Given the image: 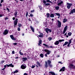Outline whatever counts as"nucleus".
Instances as JSON below:
<instances>
[{
	"mask_svg": "<svg viewBox=\"0 0 75 75\" xmlns=\"http://www.w3.org/2000/svg\"><path fill=\"white\" fill-rule=\"evenodd\" d=\"M69 45H70V44L69 43L67 45L68 47H69Z\"/></svg>",
	"mask_w": 75,
	"mask_h": 75,
	"instance_id": "obj_58",
	"label": "nucleus"
},
{
	"mask_svg": "<svg viewBox=\"0 0 75 75\" xmlns=\"http://www.w3.org/2000/svg\"><path fill=\"white\" fill-rule=\"evenodd\" d=\"M6 10H8V11H9H9H10V10L9 9H8V8H6Z\"/></svg>",
	"mask_w": 75,
	"mask_h": 75,
	"instance_id": "obj_49",
	"label": "nucleus"
},
{
	"mask_svg": "<svg viewBox=\"0 0 75 75\" xmlns=\"http://www.w3.org/2000/svg\"><path fill=\"white\" fill-rule=\"evenodd\" d=\"M45 57H47V54H45Z\"/></svg>",
	"mask_w": 75,
	"mask_h": 75,
	"instance_id": "obj_54",
	"label": "nucleus"
},
{
	"mask_svg": "<svg viewBox=\"0 0 75 75\" xmlns=\"http://www.w3.org/2000/svg\"><path fill=\"white\" fill-rule=\"evenodd\" d=\"M55 14L57 15V16L59 17H60V14L58 13H55Z\"/></svg>",
	"mask_w": 75,
	"mask_h": 75,
	"instance_id": "obj_28",
	"label": "nucleus"
},
{
	"mask_svg": "<svg viewBox=\"0 0 75 75\" xmlns=\"http://www.w3.org/2000/svg\"><path fill=\"white\" fill-rule=\"evenodd\" d=\"M14 14L15 16V17H17V12H15L14 13Z\"/></svg>",
	"mask_w": 75,
	"mask_h": 75,
	"instance_id": "obj_25",
	"label": "nucleus"
},
{
	"mask_svg": "<svg viewBox=\"0 0 75 75\" xmlns=\"http://www.w3.org/2000/svg\"><path fill=\"white\" fill-rule=\"evenodd\" d=\"M21 66H25V64H22Z\"/></svg>",
	"mask_w": 75,
	"mask_h": 75,
	"instance_id": "obj_56",
	"label": "nucleus"
},
{
	"mask_svg": "<svg viewBox=\"0 0 75 75\" xmlns=\"http://www.w3.org/2000/svg\"><path fill=\"white\" fill-rule=\"evenodd\" d=\"M44 51L45 52H47V54L48 55H49L50 54V51L48 50L45 49L44 50Z\"/></svg>",
	"mask_w": 75,
	"mask_h": 75,
	"instance_id": "obj_9",
	"label": "nucleus"
},
{
	"mask_svg": "<svg viewBox=\"0 0 75 75\" xmlns=\"http://www.w3.org/2000/svg\"><path fill=\"white\" fill-rule=\"evenodd\" d=\"M54 18H52V21H54Z\"/></svg>",
	"mask_w": 75,
	"mask_h": 75,
	"instance_id": "obj_64",
	"label": "nucleus"
},
{
	"mask_svg": "<svg viewBox=\"0 0 75 75\" xmlns=\"http://www.w3.org/2000/svg\"><path fill=\"white\" fill-rule=\"evenodd\" d=\"M7 66H13V65H12V64H11L9 65H7Z\"/></svg>",
	"mask_w": 75,
	"mask_h": 75,
	"instance_id": "obj_42",
	"label": "nucleus"
},
{
	"mask_svg": "<svg viewBox=\"0 0 75 75\" xmlns=\"http://www.w3.org/2000/svg\"><path fill=\"white\" fill-rule=\"evenodd\" d=\"M43 45H45V47H46V48H49V46H48V45H47L44 44H43Z\"/></svg>",
	"mask_w": 75,
	"mask_h": 75,
	"instance_id": "obj_20",
	"label": "nucleus"
},
{
	"mask_svg": "<svg viewBox=\"0 0 75 75\" xmlns=\"http://www.w3.org/2000/svg\"><path fill=\"white\" fill-rule=\"evenodd\" d=\"M67 21V19L64 18L63 19V23H66Z\"/></svg>",
	"mask_w": 75,
	"mask_h": 75,
	"instance_id": "obj_19",
	"label": "nucleus"
},
{
	"mask_svg": "<svg viewBox=\"0 0 75 75\" xmlns=\"http://www.w3.org/2000/svg\"><path fill=\"white\" fill-rule=\"evenodd\" d=\"M71 40H69V44H71V42H72V41H71Z\"/></svg>",
	"mask_w": 75,
	"mask_h": 75,
	"instance_id": "obj_34",
	"label": "nucleus"
},
{
	"mask_svg": "<svg viewBox=\"0 0 75 75\" xmlns=\"http://www.w3.org/2000/svg\"><path fill=\"white\" fill-rule=\"evenodd\" d=\"M13 20H15V17H13Z\"/></svg>",
	"mask_w": 75,
	"mask_h": 75,
	"instance_id": "obj_59",
	"label": "nucleus"
},
{
	"mask_svg": "<svg viewBox=\"0 0 75 75\" xmlns=\"http://www.w3.org/2000/svg\"><path fill=\"white\" fill-rule=\"evenodd\" d=\"M45 31L47 32V33H48V32H50V33H51L52 32V31L50 29H49L48 28H47L45 29Z\"/></svg>",
	"mask_w": 75,
	"mask_h": 75,
	"instance_id": "obj_5",
	"label": "nucleus"
},
{
	"mask_svg": "<svg viewBox=\"0 0 75 75\" xmlns=\"http://www.w3.org/2000/svg\"><path fill=\"white\" fill-rule=\"evenodd\" d=\"M30 17H33V14L31 13L30 14Z\"/></svg>",
	"mask_w": 75,
	"mask_h": 75,
	"instance_id": "obj_40",
	"label": "nucleus"
},
{
	"mask_svg": "<svg viewBox=\"0 0 75 75\" xmlns=\"http://www.w3.org/2000/svg\"><path fill=\"white\" fill-rule=\"evenodd\" d=\"M23 60V61H26L27 59V57H23L22 59Z\"/></svg>",
	"mask_w": 75,
	"mask_h": 75,
	"instance_id": "obj_15",
	"label": "nucleus"
},
{
	"mask_svg": "<svg viewBox=\"0 0 75 75\" xmlns=\"http://www.w3.org/2000/svg\"><path fill=\"white\" fill-rule=\"evenodd\" d=\"M4 62V61H2V62H1V64H3Z\"/></svg>",
	"mask_w": 75,
	"mask_h": 75,
	"instance_id": "obj_47",
	"label": "nucleus"
},
{
	"mask_svg": "<svg viewBox=\"0 0 75 75\" xmlns=\"http://www.w3.org/2000/svg\"><path fill=\"white\" fill-rule=\"evenodd\" d=\"M8 33V30H4V32L3 33V34L4 35H7Z\"/></svg>",
	"mask_w": 75,
	"mask_h": 75,
	"instance_id": "obj_8",
	"label": "nucleus"
},
{
	"mask_svg": "<svg viewBox=\"0 0 75 75\" xmlns=\"http://www.w3.org/2000/svg\"><path fill=\"white\" fill-rule=\"evenodd\" d=\"M55 8L56 10H59V7L58 6H55Z\"/></svg>",
	"mask_w": 75,
	"mask_h": 75,
	"instance_id": "obj_13",
	"label": "nucleus"
},
{
	"mask_svg": "<svg viewBox=\"0 0 75 75\" xmlns=\"http://www.w3.org/2000/svg\"><path fill=\"white\" fill-rule=\"evenodd\" d=\"M68 34L69 35V36H71V35H72V33H71L69 32L68 33Z\"/></svg>",
	"mask_w": 75,
	"mask_h": 75,
	"instance_id": "obj_32",
	"label": "nucleus"
},
{
	"mask_svg": "<svg viewBox=\"0 0 75 75\" xmlns=\"http://www.w3.org/2000/svg\"><path fill=\"white\" fill-rule=\"evenodd\" d=\"M13 45H17V43H13Z\"/></svg>",
	"mask_w": 75,
	"mask_h": 75,
	"instance_id": "obj_45",
	"label": "nucleus"
},
{
	"mask_svg": "<svg viewBox=\"0 0 75 75\" xmlns=\"http://www.w3.org/2000/svg\"><path fill=\"white\" fill-rule=\"evenodd\" d=\"M19 54H20V55H23V53L21 52V50L19 52Z\"/></svg>",
	"mask_w": 75,
	"mask_h": 75,
	"instance_id": "obj_36",
	"label": "nucleus"
},
{
	"mask_svg": "<svg viewBox=\"0 0 75 75\" xmlns=\"http://www.w3.org/2000/svg\"><path fill=\"white\" fill-rule=\"evenodd\" d=\"M57 5L59 6H61V5L63 4V2L60 0H58L57 2Z\"/></svg>",
	"mask_w": 75,
	"mask_h": 75,
	"instance_id": "obj_1",
	"label": "nucleus"
},
{
	"mask_svg": "<svg viewBox=\"0 0 75 75\" xmlns=\"http://www.w3.org/2000/svg\"><path fill=\"white\" fill-rule=\"evenodd\" d=\"M3 2V0H1V3H2Z\"/></svg>",
	"mask_w": 75,
	"mask_h": 75,
	"instance_id": "obj_55",
	"label": "nucleus"
},
{
	"mask_svg": "<svg viewBox=\"0 0 75 75\" xmlns=\"http://www.w3.org/2000/svg\"><path fill=\"white\" fill-rule=\"evenodd\" d=\"M6 66H4V68L2 69L1 70H2V71H4V70L5 69V68H6Z\"/></svg>",
	"mask_w": 75,
	"mask_h": 75,
	"instance_id": "obj_37",
	"label": "nucleus"
},
{
	"mask_svg": "<svg viewBox=\"0 0 75 75\" xmlns=\"http://www.w3.org/2000/svg\"><path fill=\"white\" fill-rule=\"evenodd\" d=\"M45 64H46V66H47V62H45Z\"/></svg>",
	"mask_w": 75,
	"mask_h": 75,
	"instance_id": "obj_60",
	"label": "nucleus"
},
{
	"mask_svg": "<svg viewBox=\"0 0 75 75\" xmlns=\"http://www.w3.org/2000/svg\"><path fill=\"white\" fill-rule=\"evenodd\" d=\"M24 75H28V74L27 73H25L24 74Z\"/></svg>",
	"mask_w": 75,
	"mask_h": 75,
	"instance_id": "obj_57",
	"label": "nucleus"
},
{
	"mask_svg": "<svg viewBox=\"0 0 75 75\" xmlns=\"http://www.w3.org/2000/svg\"><path fill=\"white\" fill-rule=\"evenodd\" d=\"M48 63H49V64H51V61L48 60Z\"/></svg>",
	"mask_w": 75,
	"mask_h": 75,
	"instance_id": "obj_46",
	"label": "nucleus"
},
{
	"mask_svg": "<svg viewBox=\"0 0 75 75\" xmlns=\"http://www.w3.org/2000/svg\"><path fill=\"white\" fill-rule=\"evenodd\" d=\"M18 23V19L16 18L15 20V21H14V27H15L16 25L17 24V23Z\"/></svg>",
	"mask_w": 75,
	"mask_h": 75,
	"instance_id": "obj_4",
	"label": "nucleus"
},
{
	"mask_svg": "<svg viewBox=\"0 0 75 75\" xmlns=\"http://www.w3.org/2000/svg\"><path fill=\"white\" fill-rule=\"evenodd\" d=\"M37 64H38V65H39V66L40 65V63H39V62H37Z\"/></svg>",
	"mask_w": 75,
	"mask_h": 75,
	"instance_id": "obj_53",
	"label": "nucleus"
},
{
	"mask_svg": "<svg viewBox=\"0 0 75 75\" xmlns=\"http://www.w3.org/2000/svg\"><path fill=\"white\" fill-rule=\"evenodd\" d=\"M54 45H58L59 44V41H56L54 43Z\"/></svg>",
	"mask_w": 75,
	"mask_h": 75,
	"instance_id": "obj_12",
	"label": "nucleus"
},
{
	"mask_svg": "<svg viewBox=\"0 0 75 75\" xmlns=\"http://www.w3.org/2000/svg\"><path fill=\"white\" fill-rule=\"evenodd\" d=\"M75 13V9H74L72 10H71L70 13H69V14H73Z\"/></svg>",
	"mask_w": 75,
	"mask_h": 75,
	"instance_id": "obj_11",
	"label": "nucleus"
},
{
	"mask_svg": "<svg viewBox=\"0 0 75 75\" xmlns=\"http://www.w3.org/2000/svg\"><path fill=\"white\" fill-rule=\"evenodd\" d=\"M17 72H18V70H16L13 72L14 74H16V73H17Z\"/></svg>",
	"mask_w": 75,
	"mask_h": 75,
	"instance_id": "obj_31",
	"label": "nucleus"
},
{
	"mask_svg": "<svg viewBox=\"0 0 75 75\" xmlns=\"http://www.w3.org/2000/svg\"><path fill=\"white\" fill-rule=\"evenodd\" d=\"M47 1L45 0H43V1L44 4H45L46 3H50L51 4H52V2L51 1H50V0H46Z\"/></svg>",
	"mask_w": 75,
	"mask_h": 75,
	"instance_id": "obj_2",
	"label": "nucleus"
},
{
	"mask_svg": "<svg viewBox=\"0 0 75 75\" xmlns=\"http://www.w3.org/2000/svg\"><path fill=\"white\" fill-rule=\"evenodd\" d=\"M48 40H49V41H51L52 40V38H48Z\"/></svg>",
	"mask_w": 75,
	"mask_h": 75,
	"instance_id": "obj_33",
	"label": "nucleus"
},
{
	"mask_svg": "<svg viewBox=\"0 0 75 75\" xmlns=\"http://www.w3.org/2000/svg\"><path fill=\"white\" fill-rule=\"evenodd\" d=\"M40 56L41 58H43V57H44V54H41L40 55Z\"/></svg>",
	"mask_w": 75,
	"mask_h": 75,
	"instance_id": "obj_30",
	"label": "nucleus"
},
{
	"mask_svg": "<svg viewBox=\"0 0 75 75\" xmlns=\"http://www.w3.org/2000/svg\"><path fill=\"white\" fill-rule=\"evenodd\" d=\"M30 67H31L32 68H34L35 67V66H32L31 67L30 66Z\"/></svg>",
	"mask_w": 75,
	"mask_h": 75,
	"instance_id": "obj_50",
	"label": "nucleus"
},
{
	"mask_svg": "<svg viewBox=\"0 0 75 75\" xmlns=\"http://www.w3.org/2000/svg\"><path fill=\"white\" fill-rule=\"evenodd\" d=\"M50 16V17H51V18H53L54 17V14L53 13H51Z\"/></svg>",
	"mask_w": 75,
	"mask_h": 75,
	"instance_id": "obj_16",
	"label": "nucleus"
},
{
	"mask_svg": "<svg viewBox=\"0 0 75 75\" xmlns=\"http://www.w3.org/2000/svg\"><path fill=\"white\" fill-rule=\"evenodd\" d=\"M28 12H26V17H27V16H28Z\"/></svg>",
	"mask_w": 75,
	"mask_h": 75,
	"instance_id": "obj_35",
	"label": "nucleus"
},
{
	"mask_svg": "<svg viewBox=\"0 0 75 75\" xmlns=\"http://www.w3.org/2000/svg\"><path fill=\"white\" fill-rule=\"evenodd\" d=\"M42 43V40H40L39 41L38 45L40 46V45Z\"/></svg>",
	"mask_w": 75,
	"mask_h": 75,
	"instance_id": "obj_18",
	"label": "nucleus"
},
{
	"mask_svg": "<svg viewBox=\"0 0 75 75\" xmlns=\"http://www.w3.org/2000/svg\"><path fill=\"white\" fill-rule=\"evenodd\" d=\"M58 63H59V64H63V63H62L61 62H59Z\"/></svg>",
	"mask_w": 75,
	"mask_h": 75,
	"instance_id": "obj_43",
	"label": "nucleus"
},
{
	"mask_svg": "<svg viewBox=\"0 0 75 75\" xmlns=\"http://www.w3.org/2000/svg\"><path fill=\"white\" fill-rule=\"evenodd\" d=\"M72 68H74V69H75V66H71Z\"/></svg>",
	"mask_w": 75,
	"mask_h": 75,
	"instance_id": "obj_44",
	"label": "nucleus"
},
{
	"mask_svg": "<svg viewBox=\"0 0 75 75\" xmlns=\"http://www.w3.org/2000/svg\"><path fill=\"white\" fill-rule=\"evenodd\" d=\"M68 26H66L64 28V31L63 32V34H64L65 33V32H66V31H67V27Z\"/></svg>",
	"mask_w": 75,
	"mask_h": 75,
	"instance_id": "obj_6",
	"label": "nucleus"
},
{
	"mask_svg": "<svg viewBox=\"0 0 75 75\" xmlns=\"http://www.w3.org/2000/svg\"><path fill=\"white\" fill-rule=\"evenodd\" d=\"M68 44V42H65V43L63 45V47H64L65 45H67V44Z\"/></svg>",
	"mask_w": 75,
	"mask_h": 75,
	"instance_id": "obj_21",
	"label": "nucleus"
},
{
	"mask_svg": "<svg viewBox=\"0 0 75 75\" xmlns=\"http://www.w3.org/2000/svg\"><path fill=\"white\" fill-rule=\"evenodd\" d=\"M13 36V35H10V37L12 40H13L14 41L16 40V38H14Z\"/></svg>",
	"mask_w": 75,
	"mask_h": 75,
	"instance_id": "obj_10",
	"label": "nucleus"
},
{
	"mask_svg": "<svg viewBox=\"0 0 75 75\" xmlns=\"http://www.w3.org/2000/svg\"><path fill=\"white\" fill-rule=\"evenodd\" d=\"M69 65H70V66H74V65H73V64H72L71 63H70Z\"/></svg>",
	"mask_w": 75,
	"mask_h": 75,
	"instance_id": "obj_39",
	"label": "nucleus"
},
{
	"mask_svg": "<svg viewBox=\"0 0 75 75\" xmlns=\"http://www.w3.org/2000/svg\"><path fill=\"white\" fill-rule=\"evenodd\" d=\"M3 16H4V14H0V17H3Z\"/></svg>",
	"mask_w": 75,
	"mask_h": 75,
	"instance_id": "obj_38",
	"label": "nucleus"
},
{
	"mask_svg": "<svg viewBox=\"0 0 75 75\" xmlns=\"http://www.w3.org/2000/svg\"><path fill=\"white\" fill-rule=\"evenodd\" d=\"M18 31H20V28H18Z\"/></svg>",
	"mask_w": 75,
	"mask_h": 75,
	"instance_id": "obj_48",
	"label": "nucleus"
},
{
	"mask_svg": "<svg viewBox=\"0 0 75 75\" xmlns=\"http://www.w3.org/2000/svg\"><path fill=\"white\" fill-rule=\"evenodd\" d=\"M45 4V5L46 6H48L50 5V4L49 3H45V4Z\"/></svg>",
	"mask_w": 75,
	"mask_h": 75,
	"instance_id": "obj_22",
	"label": "nucleus"
},
{
	"mask_svg": "<svg viewBox=\"0 0 75 75\" xmlns=\"http://www.w3.org/2000/svg\"><path fill=\"white\" fill-rule=\"evenodd\" d=\"M65 71V67H63L60 70L59 72L61 71Z\"/></svg>",
	"mask_w": 75,
	"mask_h": 75,
	"instance_id": "obj_14",
	"label": "nucleus"
},
{
	"mask_svg": "<svg viewBox=\"0 0 75 75\" xmlns=\"http://www.w3.org/2000/svg\"><path fill=\"white\" fill-rule=\"evenodd\" d=\"M72 4L67 3V8H68V9H69V8H71V6H72Z\"/></svg>",
	"mask_w": 75,
	"mask_h": 75,
	"instance_id": "obj_7",
	"label": "nucleus"
},
{
	"mask_svg": "<svg viewBox=\"0 0 75 75\" xmlns=\"http://www.w3.org/2000/svg\"><path fill=\"white\" fill-rule=\"evenodd\" d=\"M38 36L39 37H43V34L42 33H41L40 35H39Z\"/></svg>",
	"mask_w": 75,
	"mask_h": 75,
	"instance_id": "obj_24",
	"label": "nucleus"
},
{
	"mask_svg": "<svg viewBox=\"0 0 75 75\" xmlns=\"http://www.w3.org/2000/svg\"><path fill=\"white\" fill-rule=\"evenodd\" d=\"M49 48H54V47L52 46H50V47L49 46Z\"/></svg>",
	"mask_w": 75,
	"mask_h": 75,
	"instance_id": "obj_41",
	"label": "nucleus"
},
{
	"mask_svg": "<svg viewBox=\"0 0 75 75\" xmlns=\"http://www.w3.org/2000/svg\"><path fill=\"white\" fill-rule=\"evenodd\" d=\"M57 22L58 23L57 26L59 28H60L61 27V22L58 20H57Z\"/></svg>",
	"mask_w": 75,
	"mask_h": 75,
	"instance_id": "obj_3",
	"label": "nucleus"
},
{
	"mask_svg": "<svg viewBox=\"0 0 75 75\" xmlns=\"http://www.w3.org/2000/svg\"><path fill=\"white\" fill-rule=\"evenodd\" d=\"M30 29H31L32 31H33V33H34V29L33 28V27H32V26H30Z\"/></svg>",
	"mask_w": 75,
	"mask_h": 75,
	"instance_id": "obj_17",
	"label": "nucleus"
},
{
	"mask_svg": "<svg viewBox=\"0 0 75 75\" xmlns=\"http://www.w3.org/2000/svg\"><path fill=\"white\" fill-rule=\"evenodd\" d=\"M59 42H62V41H64V39L60 40H59Z\"/></svg>",
	"mask_w": 75,
	"mask_h": 75,
	"instance_id": "obj_29",
	"label": "nucleus"
},
{
	"mask_svg": "<svg viewBox=\"0 0 75 75\" xmlns=\"http://www.w3.org/2000/svg\"><path fill=\"white\" fill-rule=\"evenodd\" d=\"M47 66H45V68H47Z\"/></svg>",
	"mask_w": 75,
	"mask_h": 75,
	"instance_id": "obj_63",
	"label": "nucleus"
},
{
	"mask_svg": "<svg viewBox=\"0 0 75 75\" xmlns=\"http://www.w3.org/2000/svg\"><path fill=\"white\" fill-rule=\"evenodd\" d=\"M18 57H15V59H18Z\"/></svg>",
	"mask_w": 75,
	"mask_h": 75,
	"instance_id": "obj_61",
	"label": "nucleus"
},
{
	"mask_svg": "<svg viewBox=\"0 0 75 75\" xmlns=\"http://www.w3.org/2000/svg\"><path fill=\"white\" fill-rule=\"evenodd\" d=\"M34 11H31V12L33 13V12H34Z\"/></svg>",
	"mask_w": 75,
	"mask_h": 75,
	"instance_id": "obj_62",
	"label": "nucleus"
},
{
	"mask_svg": "<svg viewBox=\"0 0 75 75\" xmlns=\"http://www.w3.org/2000/svg\"><path fill=\"white\" fill-rule=\"evenodd\" d=\"M26 66H21V68L22 69H25V68H26Z\"/></svg>",
	"mask_w": 75,
	"mask_h": 75,
	"instance_id": "obj_23",
	"label": "nucleus"
},
{
	"mask_svg": "<svg viewBox=\"0 0 75 75\" xmlns=\"http://www.w3.org/2000/svg\"><path fill=\"white\" fill-rule=\"evenodd\" d=\"M46 15H47V18H48V17H50V13H47Z\"/></svg>",
	"mask_w": 75,
	"mask_h": 75,
	"instance_id": "obj_27",
	"label": "nucleus"
},
{
	"mask_svg": "<svg viewBox=\"0 0 75 75\" xmlns=\"http://www.w3.org/2000/svg\"><path fill=\"white\" fill-rule=\"evenodd\" d=\"M8 19V17L7 18V17H6L5 18V20H7Z\"/></svg>",
	"mask_w": 75,
	"mask_h": 75,
	"instance_id": "obj_52",
	"label": "nucleus"
},
{
	"mask_svg": "<svg viewBox=\"0 0 75 75\" xmlns=\"http://www.w3.org/2000/svg\"><path fill=\"white\" fill-rule=\"evenodd\" d=\"M18 26L19 27H21L22 25L21 23H18Z\"/></svg>",
	"mask_w": 75,
	"mask_h": 75,
	"instance_id": "obj_26",
	"label": "nucleus"
},
{
	"mask_svg": "<svg viewBox=\"0 0 75 75\" xmlns=\"http://www.w3.org/2000/svg\"><path fill=\"white\" fill-rule=\"evenodd\" d=\"M12 53L13 54H15V52L14 51H13L12 52Z\"/></svg>",
	"mask_w": 75,
	"mask_h": 75,
	"instance_id": "obj_51",
	"label": "nucleus"
}]
</instances>
